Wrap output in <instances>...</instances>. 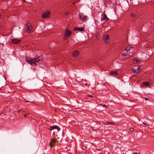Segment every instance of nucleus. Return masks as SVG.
Returning <instances> with one entry per match:
<instances>
[{"label": "nucleus", "mask_w": 154, "mask_h": 154, "mask_svg": "<svg viewBox=\"0 0 154 154\" xmlns=\"http://www.w3.org/2000/svg\"><path fill=\"white\" fill-rule=\"evenodd\" d=\"M24 117H26V116H27V115L26 114H25V115H24Z\"/></svg>", "instance_id": "nucleus-29"}, {"label": "nucleus", "mask_w": 154, "mask_h": 154, "mask_svg": "<svg viewBox=\"0 0 154 154\" xmlns=\"http://www.w3.org/2000/svg\"><path fill=\"white\" fill-rule=\"evenodd\" d=\"M135 14H134V13H132L131 14V16L132 17H135Z\"/></svg>", "instance_id": "nucleus-22"}, {"label": "nucleus", "mask_w": 154, "mask_h": 154, "mask_svg": "<svg viewBox=\"0 0 154 154\" xmlns=\"http://www.w3.org/2000/svg\"><path fill=\"white\" fill-rule=\"evenodd\" d=\"M128 130L129 131H132L134 130V129L133 128H131L130 129H129V130L128 129Z\"/></svg>", "instance_id": "nucleus-24"}, {"label": "nucleus", "mask_w": 154, "mask_h": 154, "mask_svg": "<svg viewBox=\"0 0 154 154\" xmlns=\"http://www.w3.org/2000/svg\"><path fill=\"white\" fill-rule=\"evenodd\" d=\"M101 91H104V90H102H102H101Z\"/></svg>", "instance_id": "nucleus-33"}, {"label": "nucleus", "mask_w": 154, "mask_h": 154, "mask_svg": "<svg viewBox=\"0 0 154 154\" xmlns=\"http://www.w3.org/2000/svg\"><path fill=\"white\" fill-rule=\"evenodd\" d=\"M50 12L47 11L43 13L42 15V17L43 18H48L49 17Z\"/></svg>", "instance_id": "nucleus-5"}, {"label": "nucleus", "mask_w": 154, "mask_h": 154, "mask_svg": "<svg viewBox=\"0 0 154 154\" xmlns=\"http://www.w3.org/2000/svg\"><path fill=\"white\" fill-rule=\"evenodd\" d=\"M25 59L26 61L28 63L30 64H32V60L31 58L27 57H26Z\"/></svg>", "instance_id": "nucleus-10"}, {"label": "nucleus", "mask_w": 154, "mask_h": 154, "mask_svg": "<svg viewBox=\"0 0 154 154\" xmlns=\"http://www.w3.org/2000/svg\"><path fill=\"white\" fill-rule=\"evenodd\" d=\"M122 56L126 57L128 55V53L125 50H123L121 54Z\"/></svg>", "instance_id": "nucleus-13"}, {"label": "nucleus", "mask_w": 154, "mask_h": 154, "mask_svg": "<svg viewBox=\"0 0 154 154\" xmlns=\"http://www.w3.org/2000/svg\"><path fill=\"white\" fill-rule=\"evenodd\" d=\"M23 0V1L24 2H25V0Z\"/></svg>", "instance_id": "nucleus-34"}, {"label": "nucleus", "mask_w": 154, "mask_h": 154, "mask_svg": "<svg viewBox=\"0 0 154 154\" xmlns=\"http://www.w3.org/2000/svg\"><path fill=\"white\" fill-rule=\"evenodd\" d=\"M127 51L128 53V55H129V54H130L131 53V52L130 51Z\"/></svg>", "instance_id": "nucleus-26"}, {"label": "nucleus", "mask_w": 154, "mask_h": 154, "mask_svg": "<svg viewBox=\"0 0 154 154\" xmlns=\"http://www.w3.org/2000/svg\"><path fill=\"white\" fill-rule=\"evenodd\" d=\"M135 61L137 63H140V61L139 59H136Z\"/></svg>", "instance_id": "nucleus-21"}, {"label": "nucleus", "mask_w": 154, "mask_h": 154, "mask_svg": "<svg viewBox=\"0 0 154 154\" xmlns=\"http://www.w3.org/2000/svg\"><path fill=\"white\" fill-rule=\"evenodd\" d=\"M57 142V140L55 138H53L49 143L50 146L51 148L54 147Z\"/></svg>", "instance_id": "nucleus-2"}, {"label": "nucleus", "mask_w": 154, "mask_h": 154, "mask_svg": "<svg viewBox=\"0 0 154 154\" xmlns=\"http://www.w3.org/2000/svg\"><path fill=\"white\" fill-rule=\"evenodd\" d=\"M74 30L75 31L79 30L80 31H84V29L83 27H75L74 28Z\"/></svg>", "instance_id": "nucleus-11"}, {"label": "nucleus", "mask_w": 154, "mask_h": 154, "mask_svg": "<svg viewBox=\"0 0 154 154\" xmlns=\"http://www.w3.org/2000/svg\"><path fill=\"white\" fill-rule=\"evenodd\" d=\"M102 105L103 107H106V106L105 105Z\"/></svg>", "instance_id": "nucleus-27"}, {"label": "nucleus", "mask_w": 154, "mask_h": 154, "mask_svg": "<svg viewBox=\"0 0 154 154\" xmlns=\"http://www.w3.org/2000/svg\"><path fill=\"white\" fill-rule=\"evenodd\" d=\"M27 29L28 30V33H31L33 31V28L30 23H27L26 24Z\"/></svg>", "instance_id": "nucleus-3"}, {"label": "nucleus", "mask_w": 154, "mask_h": 154, "mask_svg": "<svg viewBox=\"0 0 154 154\" xmlns=\"http://www.w3.org/2000/svg\"><path fill=\"white\" fill-rule=\"evenodd\" d=\"M79 54V51H78L76 50L74 51L73 53L72 54V56L74 57H76L78 56Z\"/></svg>", "instance_id": "nucleus-12"}, {"label": "nucleus", "mask_w": 154, "mask_h": 154, "mask_svg": "<svg viewBox=\"0 0 154 154\" xmlns=\"http://www.w3.org/2000/svg\"><path fill=\"white\" fill-rule=\"evenodd\" d=\"M102 17L101 19V20H105L107 21L109 20V18L107 17L106 15L105 14H101Z\"/></svg>", "instance_id": "nucleus-8"}, {"label": "nucleus", "mask_w": 154, "mask_h": 154, "mask_svg": "<svg viewBox=\"0 0 154 154\" xmlns=\"http://www.w3.org/2000/svg\"><path fill=\"white\" fill-rule=\"evenodd\" d=\"M54 134V132L53 133V134Z\"/></svg>", "instance_id": "nucleus-32"}, {"label": "nucleus", "mask_w": 154, "mask_h": 154, "mask_svg": "<svg viewBox=\"0 0 154 154\" xmlns=\"http://www.w3.org/2000/svg\"><path fill=\"white\" fill-rule=\"evenodd\" d=\"M109 36L106 35L104 37V41L106 43H108L109 42Z\"/></svg>", "instance_id": "nucleus-9"}, {"label": "nucleus", "mask_w": 154, "mask_h": 154, "mask_svg": "<svg viewBox=\"0 0 154 154\" xmlns=\"http://www.w3.org/2000/svg\"><path fill=\"white\" fill-rule=\"evenodd\" d=\"M71 34V32L69 30L67 29L66 31L63 39L64 40L66 39Z\"/></svg>", "instance_id": "nucleus-4"}, {"label": "nucleus", "mask_w": 154, "mask_h": 154, "mask_svg": "<svg viewBox=\"0 0 154 154\" xmlns=\"http://www.w3.org/2000/svg\"><path fill=\"white\" fill-rule=\"evenodd\" d=\"M75 2H74L73 3V5H74L75 4Z\"/></svg>", "instance_id": "nucleus-31"}, {"label": "nucleus", "mask_w": 154, "mask_h": 154, "mask_svg": "<svg viewBox=\"0 0 154 154\" xmlns=\"http://www.w3.org/2000/svg\"><path fill=\"white\" fill-rule=\"evenodd\" d=\"M110 74L112 75L115 76L118 74V72L117 71L111 72H110Z\"/></svg>", "instance_id": "nucleus-16"}, {"label": "nucleus", "mask_w": 154, "mask_h": 154, "mask_svg": "<svg viewBox=\"0 0 154 154\" xmlns=\"http://www.w3.org/2000/svg\"><path fill=\"white\" fill-rule=\"evenodd\" d=\"M87 96L88 97H93V96L91 94H88L87 95Z\"/></svg>", "instance_id": "nucleus-23"}, {"label": "nucleus", "mask_w": 154, "mask_h": 154, "mask_svg": "<svg viewBox=\"0 0 154 154\" xmlns=\"http://www.w3.org/2000/svg\"><path fill=\"white\" fill-rule=\"evenodd\" d=\"M20 42V40L19 39H14L12 40V42L14 44H17Z\"/></svg>", "instance_id": "nucleus-14"}, {"label": "nucleus", "mask_w": 154, "mask_h": 154, "mask_svg": "<svg viewBox=\"0 0 154 154\" xmlns=\"http://www.w3.org/2000/svg\"><path fill=\"white\" fill-rule=\"evenodd\" d=\"M25 101L26 102H30V103H33V101H28V100H25Z\"/></svg>", "instance_id": "nucleus-25"}, {"label": "nucleus", "mask_w": 154, "mask_h": 154, "mask_svg": "<svg viewBox=\"0 0 154 154\" xmlns=\"http://www.w3.org/2000/svg\"><path fill=\"white\" fill-rule=\"evenodd\" d=\"M34 61H32V64H31V65H32L34 66H35L37 65V63H35L34 62Z\"/></svg>", "instance_id": "nucleus-20"}, {"label": "nucleus", "mask_w": 154, "mask_h": 154, "mask_svg": "<svg viewBox=\"0 0 154 154\" xmlns=\"http://www.w3.org/2000/svg\"><path fill=\"white\" fill-rule=\"evenodd\" d=\"M43 58V56L41 55L39 57H38L37 58H34L32 59V60L33 61H35L37 62H38L39 61L41 60Z\"/></svg>", "instance_id": "nucleus-7"}, {"label": "nucleus", "mask_w": 154, "mask_h": 154, "mask_svg": "<svg viewBox=\"0 0 154 154\" xmlns=\"http://www.w3.org/2000/svg\"><path fill=\"white\" fill-rule=\"evenodd\" d=\"M78 15L79 19L83 22L86 21L88 19V16L87 15H85L82 13H79Z\"/></svg>", "instance_id": "nucleus-1"}, {"label": "nucleus", "mask_w": 154, "mask_h": 154, "mask_svg": "<svg viewBox=\"0 0 154 154\" xmlns=\"http://www.w3.org/2000/svg\"><path fill=\"white\" fill-rule=\"evenodd\" d=\"M106 123H107V125H108L109 124H111L112 125H113L114 124L113 122H106Z\"/></svg>", "instance_id": "nucleus-19"}, {"label": "nucleus", "mask_w": 154, "mask_h": 154, "mask_svg": "<svg viewBox=\"0 0 154 154\" xmlns=\"http://www.w3.org/2000/svg\"><path fill=\"white\" fill-rule=\"evenodd\" d=\"M141 70V68L140 67H138V68L136 69L135 72L137 73H139Z\"/></svg>", "instance_id": "nucleus-17"}, {"label": "nucleus", "mask_w": 154, "mask_h": 154, "mask_svg": "<svg viewBox=\"0 0 154 154\" xmlns=\"http://www.w3.org/2000/svg\"><path fill=\"white\" fill-rule=\"evenodd\" d=\"M131 48H130L129 47H127L125 48V50L126 51H130L131 49Z\"/></svg>", "instance_id": "nucleus-18"}, {"label": "nucleus", "mask_w": 154, "mask_h": 154, "mask_svg": "<svg viewBox=\"0 0 154 154\" xmlns=\"http://www.w3.org/2000/svg\"><path fill=\"white\" fill-rule=\"evenodd\" d=\"M143 124L144 125H147V124H146V123H144V122H143Z\"/></svg>", "instance_id": "nucleus-30"}, {"label": "nucleus", "mask_w": 154, "mask_h": 154, "mask_svg": "<svg viewBox=\"0 0 154 154\" xmlns=\"http://www.w3.org/2000/svg\"><path fill=\"white\" fill-rule=\"evenodd\" d=\"M149 82H143L142 85V86H143L144 87H148L149 85Z\"/></svg>", "instance_id": "nucleus-15"}, {"label": "nucleus", "mask_w": 154, "mask_h": 154, "mask_svg": "<svg viewBox=\"0 0 154 154\" xmlns=\"http://www.w3.org/2000/svg\"><path fill=\"white\" fill-rule=\"evenodd\" d=\"M54 129H57L58 131H60V128L57 125L51 126L50 127V128L48 129L50 131H51L52 130Z\"/></svg>", "instance_id": "nucleus-6"}, {"label": "nucleus", "mask_w": 154, "mask_h": 154, "mask_svg": "<svg viewBox=\"0 0 154 154\" xmlns=\"http://www.w3.org/2000/svg\"><path fill=\"white\" fill-rule=\"evenodd\" d=\"M145 100H148L149 99V98H147V97H145Z\"/></svg>", "instance_id": "nucleus-28"}]
</instances>
